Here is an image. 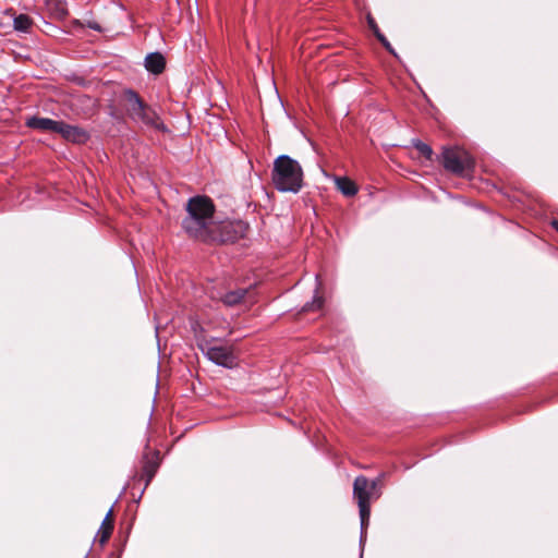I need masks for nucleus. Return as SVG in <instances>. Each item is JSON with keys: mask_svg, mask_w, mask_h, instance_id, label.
<instances>
[{"mask_svg": "<svg viewBox=\"0 0 558 558\" xmlns=\"http://www.w3.org/2000/svg\"><path fill=\"white\" fill-rule=\"evenodd\" d=\"M444 168L457 175H468L474 168L472 156L460 147H445L441 153Z\"/></svg>", "mask_w": 558, "mask_h": 558, "instance_id": "5", "label": "nucleus"}, {"mask_svg": "<svg viewBox=\"0 0 558 558\" xmlns=\"http://www.w3.org/2000/svg\"><path fill=\"white\" fill-rule=\"evenodd\" d=\"M320 288V282L317 283L316 293L311 303H307L303 306L302 312H317L320 311L324 306V298L319 294L318 289Z\"/></svg>", "mask_w": 558, "mask_h": 558, "instance_id": "14", "label": "nucleus"}, {"mask_svg": "<svg viewBox=\"0 0 558 558\" xmlns=\"http://www.w3.org/2000/svg\"><path fill=\"white\" fill-rule=\"evenodd\" d=\"M145 68L153 74H160L166 68V60L159 52L149 53L145 58Z\"/></svg>", "mask_w": 558, "mask_h": 558, "instance_id": "9", "label": "nucleus"}, {"mask_svg": "<svg viewBox=\"0 0 558 558\" xmlns=\"http://www.w3.org/2000/svg\"><path fill=\"white\" fill-rule=\"evenodd\" d=\"M380 478L369 481L364 475H359L353 482V498L359 506L361 529L364 531L369 522L371 517V501L379 498L380 492L377 486Z\"/></svg>", "mask_w": 558, "mask_h": 558, "instance_id": "4", "label": "nucleus"}, {"mask_svg": "<svg viewBox=\"0 0 558 558\" xmlns=\"http://www.w3.org/2000/svg\"><path fill=\"white\" fill-rule=\"evenodd\" d=\"M379 41L383 44V46L390 52L395 53L390 43L387 40L385 36H379Z\"/></svg>", "mask_w": 558, "mask_h": 558, "instance_id": "17", "label": "nucleus"}, {"mask_svg": "<svg viewBox=\"0 0 558 558\" xmlns=\"http://www.w3.org/2000/svg\"><path fill=\"white\" fill-rule=\"evenodd\" d=\"M271 179L280 192L298 193L303 183V171L300 163L288 155L276 158Z\"/></svg>", "mask_w": 558, "mask_h": 558, "instance_id": "2", "label": "nucleus"}, {"mask_svg": "<svg viewBox=\"0 0 558 558\" xmlns=\"http://www.w3.org/2000/svg\"><path fill=\"white\" fill-rule=\"evenodd\" d=\"M206 355L214 363L225 367H232L236 360L232 349L226 345L207 347Z\"/></svg>", "mask_w": 558, "mask_h": 558, "instance_id": "6", "label": "nucleus"}, {"mask_svg": "<svg viewBox=\"0 0 558 558\" xmlns=\"http://www.w3.org/2000/svg\"><path fill=\"white\" fill-rule=\"evenodd\" d=\"M373 32H374V34H375V36L377 37V39H378V40H379V36H384V35L380 33V31H379V28H378V25H377V24H374V29H373Z\"/></svg>", "mask_w": 558, "mask_h": 558, "instance_id": "21", "label": "nucleus"}, {"mask_svg": "<svg viewBox=\"0 0 558 558\" xmlns=\"http://www.w3.org/2000/svg\"><path fill=\"white\" fill-rule=\"evenodd\" d=\"M157 464L154 461H146L143 466V476L146 477V485L151 481L154 477L156 471H157Z\"/></svg>", "mask_w": 558, "mask_h": 558, "instance_id": "15", "label": "nucleus"}, {"mask_svg": "<svg viewBox=\"0 0 558 558\" xmlns=\"http://www.w3.org/2000/svg\"><path fill=\"white\" fill-rule=\"evenodd\" d=\"M333 181L336 187L347 197H352L359 192L355 182L347 177H335Z\"/></svg>", "mask_w": 558, "mask_h": 558, "instance_id": "10", "label": "nucleus"}, {"mask_svg": "<svg viewBox=\"0 0 558 558\" xmlns=\"http://www.w3.org/2000/svg\"><path fill=\"white\" fill-rule=\"evenodd\" d=\"M414 147L418 150L421 155H423L426 159H430L433 156V149L429 145L417 141L414 143Z\"/></svg>", "mask_w": 558, "mask_h": 558, "instance_id": "16", "label": "nucleus"}, {"mask_svg": "<svg viewBox=\"0 0 558 558\" xmlns=\"http://www.w3.org/2000/svg\"><path fill=\"white\" fill-rule=\"evenodd\" d=\"M61 121L49 118L32 117L27 120L26 125L32 129L58 133Z\"/></svg>", "mask_w": 558, "mask_h": 558, "instance_id": "8", "label": "nucleus"}, {"mask_svg": "<svg viewBox=\"0 0 558 558\" xmlns=\"http://www.w3.org/2000/svg\"><path fill=\"white\" fill-rule=\"evenodd\" d=\"M367 23H368V26L369 28L373 31L374 29V24H376L374 17L372 15H367Z\"/></svg>", "mask_w": 558, "mask_h": 558, "instance_id": "19", "label": "nucleus"}, {"mask_svg": "<svg viewBox=\"0 0 558 558\" xmlns=\"http://www.w3.org/2000/svg\"><path fill=\"white\" fill-rule=\"evenodd\" d=\"M113 531V511L110 509L102 520L98 531L99 543L105 544L111 536Z\"/></svg>", "mask_w": 558, "mask_h": 558, "instance_id": "11", "label": "nucleus"}, {"mask_svg": "<svg viewBox=\"0 0 558 558\" xmlns=\"http://www.w3.org/2000/svg\"><path fill=\"white\" fill-rule=\"evenodd\" d=\"M553 228L558 232V220L551 222Z\"/></svg>", "mask_w": 558, "mask_h": 558, "instance_id": "22", "label": "nucleus"}, {"mask_svg": "<svg viewBox=\"0 0 558 558\" xmlns=\"http://www.w3.org/2000/svg\"><path fill=\"white\" fill-rule=\"evenodd\" d=\"M123 99L125 101L126 114L132 121L157 131L166 130V126L158 113L150 106L144 102L136 92L133 89H125L123 92Z\"/></svg>", "mask_w": 558, "mask_h": 558, "instance_id": "3", "label": "nucleus"}, {"mask_svg": "<svg viewBox=\"0 0 558 558\" xmlns=\"http://www.w3.org/2000/svg\"><path fill=\"white\" fill-rule=\"evenodd\" d=\"M66 14H68L66 9L64 8V5L60 4V7L58 8V16L63 17Z\"/></svg>", "mask_w": 558, "mask_h": 558, "instance_id": "18", "label": "nucleus"}, {"mask_svg": "<svg viewBox=\"0 0 558 558\" xmlns=\"http://www.w3.org/2000/svg\"><path fill=\"white\" fill-rule=\"evenodd\" d=\"M246 293V289H236L234 291H229L222 296L221 301L227 306H234L245 298Z\"/></svg>", "mask_w": 558, "mask_h": 558, "instance_id": "12", "label": "nucleus"}, {"mask_svg": "<svg viewBox=\"0 0 558 558\" xmlns=\"http://www.w3.org/2000/svg\"><path fill=\"white\" fill-rule=\"evenodd\" d=\"M185 208L187 215L182 220V228L190 238L205 243L232 240L231 236L223 234L229 223L215 221V205L209 197L194 196L187 201Z\"/></svg>", "mask_w": 558, "mask_h": 558, "instance_id": "1", "label": "nucleus"}, {"mask_svg": "<svg viewBox=\"0 0 558 558\" xmlns=\"http://www.w3.org/2000/svg\"><path fill=\"white\" fill-rule=\"evenodd\" d=\"M58 134H60L64 140L75 144H84L89 140L87 131L80 126L68 124L63 121L60 123Z\"/></svg>", "mask_w": 558, "mask_h": 558, "instance_id": "7", "label": "nucleus"}, {"mask_svg": "<svg viewBox=\"0 0 558 558\" xmlns=\"http://www.w3.org/2000/svg\"><path fill=\"white\" fill-rule=\"evenodd\" d=\"M373 32H374V34H375V36L377 37V39H378V40H379V36H384V35L380 33V31H379V28H378V25H377V24H374V29H373Z\"/></svg>", "mask_w": 558, "mask_h": 558, "instance_id": "20", "label": "nucleus"}, {"mask_svg": "<svg viewBox=\"0 0 558 558\" xmlns=\"http://www.w3.org/2000/svg\"><path fill=\"white\" fill-rule=\"evenodd\" d=\"M33 25L34 22L27 14H19L13 20V28L17 32L28 33Z\"/></svg>", "mask_w": 558, "mask_h": 558, "instance_id": "13", "label": "nucleus"}]
</instances>
